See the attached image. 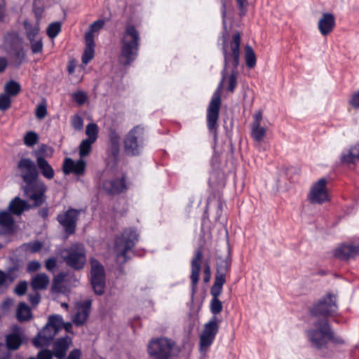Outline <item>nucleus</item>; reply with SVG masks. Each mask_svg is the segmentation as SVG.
Masks as SVG:
<instances>
[{
    "mask_svg": "<svg viewBox=\"0 0 359 359\" xmlns=\"http://www.w3.org/2000/svg\"><path fill=\"white\" fill-rule=\"evenodd\" d=\"M222 41V50L224 56V68L221 72L222 79L214 92L207 108L206 123L209 133L216 141L218 135V120L222 104V88L227 84V90L233 93L237 86L238 71L240 62V46L241 36L239 32L235 33L230 42L228 41V33L225 29L219 38Z\"/></svg>",
    "mask_w": 359,
    "mask_h": 359,
    "instance_id": "1",
    "label": "nucleus"
},
{
    "mask_svg": "<svg viewBox=\"0 0 359 359\" xmlns=\"http://www.w3.org/2000/svg\"><path fill=\"white\" fill-rule=\"evenodd\" d=\"M121 44L120 62L123 66L130 65L138 56L140 45V34L135 25H126Z\"/></svg>",
    "mask_w": 359,
    "mask_h": 359,
    "instance_id": "2",
    "label": "nucleus"
},
{
    "mask_svg": "<svg viewBox=\"0 0 359 359\" xmlns=\"http://www.w3.org/2000/svg\"><path fill=\"white\" fill-rule=\"evenodd\" d=\"M138 240L139 235L133 228L125 229L121 236L116 238L114 252L118 263L123 264L127 262V252L135 247Z\"/></svg>",
    "mask_w": 359,
    "mask_h": 359,
    "instance_id": "3",
    "label": "nucleus"
},
{
    "mask_svg": "<svg viewBox=\"0 0 359 359\" xmlns=\"http://www.w3.org/2000/svg\"><path fill=\"white\" fill-rule=\"evenodd\" d=\"M144 146V128L140 125L133 127L126 135L123 140V149L127 156L140 155Z\"/></svg>",
    "mask_w": 359,
    "mask_h": 359,
    "instance_id": "4",
    "label": "nucleus"
},
{
    "mask_svg": "<svg viewBox=\"0 0 359 359\" xmlns=\"http://www.w3.org/2000/svg\"><path fill=\"white\" fill-rule=\"evenodd\" d=\"M175 342L166 337L155 338L149 341L147 352L152 359H171Z\"/></svg>",
    "mask_w": 359,
    "mask_h": 359,
    "instance_id": "5",
    "label": "nucleus"
},
{
    "mask_svg": "<svg viewBox=\"0 0 359 359\" xmlns=\"http://www.w3.org/2000/svg\"><path fill=\"white\" fill-rule=\"evenodd\" d=\"M62 258L70 268L80 271L86 264V252L83 244L76 243L62 251Z\"/></svg>",
    "mask_w": 359,
    "mask_h": 359,
    "instance_id": "6",
    "label": "nucleus"
},
{
    "mask_svg": "<svg viewBox=\"0 0 359 359\" xmlns=\"http://www.w3.org/2000/svg\"><path fill=\"white\" fill-rule=\"evenodd\" d=\"M313 328L306 331L309 341L316 348L320 349L326 347L330 325L328 320H318L313 323Z\"/></svg>",
    "mask_w": 359,
    "mask_h": 359,
    "instance_id": "7",
    "label": "nucleus"
},
{
    "mask_svg": "<svg viewBox=\"0 0 359 359\" xmlns=\"http://www.w3.org/2000/svg\"><path fill=\"white\" fill-rule=\"evenodd\" d=\"M337 309V297L328 293L315 303L309 309V312L313 317H323V319H327L329 316H333Z\"/></svg>",
    "mask_w": 359,
    "mask_h": 359,
    "instance_id": "8",
    "label": "nucleus"
},
{
    "mask_svg": "<svg viewBox=\"0 0 359 359\" xmlns=\"http://www.w3.org/2000/svg\"><path fill=\"white\" fill-rule=\"evenodd\" d=\"M25 193L29 200L33 201L32 207H39L46 200V192L47 187L45 183L36 178L29 182H25Z\"/></svg>",
    "mask_w": 359,
    "mask_h": 359,
    "instance_id": "9",
    "label": "nucleus"
},
{
    "mask_svg": "<svg viewBox=\"0 0 359 359\" xmlns=\"http://www.w3.org/2000/svg\"><path fill=\"white\" fill-rule=\"evenodd\" d=\"M90 283L95 293L102 295L105 288V271L103 265L96 259L91 258Z\"/></svg>",
    "mask_w": 359,
    "mask_h": 359,
    "instance_id": "10",
    "label": "nucleus"
},
{
    "mask_svg": "<svg viewBox=\"0 0 359 359\" xmlns=\"http://www.w3.org/2000/svg\"><path fill=\"white\" fill-rule=\"evenodd\" d=\"M221 320L217 316H212L209 321L204 325L200 335V349L206 351L213 343L219 332Z\"/></svg>",
    "mask_w": 359,
    "mask_h": 359,
    "instance_id": "11",
    "label": "nucleus"
},
{
    "mask_svg": "<svg viewBox=\"0 0 359 359\" xmlns=\"http://www.w3.org/2000/svg\"><path fill=\"white\" fill-rule=\"evenodd\" d=\"M81 210L69 208L67 211L57 216V220L63 227L65 234L69 236L75 233Z\"/></svg>",
    "mask_w": 359,
    "mask_h": 359,
    "instance_id": "12",
    "label": "nucleus"
},
{
    "mask_svg": "<svg viewBox=\"0 0 359 359\" xmlns=\"http://www.w3.org/2000/svg\"><path fill=\"white\" fill-rule=\"evenodd\" d=\"M327 180L325 177L319 179L311 187L308 198L311 203L322 204L329 201L327 189Z\"/></svg>",
    "mask_w": 359,
    "mask_h": 359,
    "instance_id": "13",
    "label": "nucleus"
},
{
    "mask_svg": "<svg viewBox=\"0 0 359 359\" xmlns=\"http://www.w3.org/2000/svg\"><path fill=\"white\" fill-rule=\"evenodd\" d=\"M231 259L229 254L224 258L218 257L216 263V274L215 282L212 286L223 287L225 284L226 276L231 271Z\"/></svg>",
    "mask_w": 359,
    "mask_h": 359,
    "instance_id": "14",
    "label": "nucleus"
},
{
    "mask_svg": "<svg viewBox=\"0 0 359 359\" xmlns=\"http://www.w3.org/2000/svg\"><path fill=\"white\" fill-rule=\"evenodd\" d=\"M11 331L10 333L5 335V345L8 351H17L23 343L24 332L18 325H13Z\"/></svg>",
    "mask_w": 359,
    "mask_h": 359,
    "instance_id": "15",
    "label": "nucleus"
},
{
    "mask_svg": "<svg viewBox=\"0 0 359 359\" xmlns=\"http://www.w3.org/2000/svg\"><path fill=\"white\" fill-rule=\"evenodd\" d=\"M18 168L22 174L24 182L36 180L39 177L36 166L34 161L29 158H21L18 163Z\"/></svg>",
    "mask_w": 359,
    "mask_h": 359,
    "instance_id": "16",
    "label": "nucleus"
},
{
    "mask_svg": "<svg viewBox=\"0 0 359 359\" xmlns=\"http://www.w3.org/2000/svg\"><path fill=\"white\" fill-rule=\"evenodd\" d=\"M46 145H42L40 150L34 152V156L36 161V165L41 174L47 180H52L55 176V171L51 165L43 156V152L45 151Z\"/></svg>",
    "mask_w": 359,
    "mask_h": 359,
    "instance_id": "17",
    "label": "nucleus"
},
{
    "mask_svg": "<svg viewBox=\"0 0 359 359\" xmlns=\"http://www.w3.org/2000/svg\"><path fill=\"white\" fill-rule=\"evenodd\" d=\"M86 168V163L82 158L74 161L70 158H66L63 162L62 171L65 175L73 173L78 177L83 176L85 174Z\"/></svg>",
    "mask_w": 359,
    "mask_h": 359,
    "instance_id": "18",
    "label": "nucleus"
},
{
    "mask_svg": "<svg viewBox=\"0 0 359 359\" xmlns=\"http://www.w3.org/2000/svg\"><path fill=\"white\" fill-rule=\"evenodd\" d=\"M359 255V243L349 242L341 244L334 251V256L340 259L347 260Z\"/></svg>",
    "mask_w": 359,
    "mask_h": 359,
    "instance_id": "19",
    "label": "nucleus"
},
{
    "mask_svg": "<svg viewBox=\"0 0 359 359\" xmlns=\"http://www.w3.org/2000/svg\"><path fill=\"white\" fill-rule=\"evenodd\" d=\"M202 258L203 249L201 247H199L196 250L195 255L191 261L190 279L194 291L199 280Z\"/></svg>",
    "mask_w": 359,
    "mask_h": 359,
    "instance_id": "20",
    "label": "nucleus"
},
{
    "mask_svg": "<svg viewBox=\"0 0 359 359\" xmlns=\"http://www.w3.org/2000/svg\"><path fill=\"white\" fill-rule=\"evenodd\" d=\"M103 190L109 195H117L127 189L126 177L104 180L102 186Z\"/></svg>",
    "mask_w": 359,
    "mask_h": 359,
    "instance_id": "21",
    "label": "nucleus"
},
{
    "mask_svg": "<svg viewBox=\"0 0 359 359\" xmlns=\"http://www.w3.org/2000/svg\"><path fill=\"white\" fill-rule=\"evenodd\" d=\"M57 334V330L52 328L47 323L43 330L38 333L37 336L33 339L32 343L37 348L45 346L49 344Z\"/></svg>",
    "mask_w": 359,
    "mask_h": 359,
    "instance_id": "22",
    "label": "nucleus"
},
{
    "mask_svg": "<svg viewBox=\"0 0 359 359\" xmlns=\"http://www.w3.org/2000/svg\"><path fill=\"white\" fill-rule=\"evenodd\" d=\"M262 120V112L261 111H256L253 115V121L250 124L251 137L257 142L263 140L266 135V129L261 126Z\"/></svg>",
    "mask_w": 359,
    "mask_h": 359,
    "instance_id": "23",
    "label": "nucleus"
},
{
    "mask_svg": "<svg viewBox=\"0 0 359 359\" xmlns=\"http://www.w3.org/2000/svg\"><path fill=\"white\" fill-rule=\"evenodd\" d=\"M91 303V300L88 299L76 304V313L72 318L75 325L81 326L86 322L90 314Z\"/></svg>",
    "mask_w": 359,
    "mask_h": 359,
    "instance_id": "24",
    "label": "nucleus"
},
{
    "mask_svg": "<svg viewBox=\"0 0 359 359\" xmlns=\"http://www.w3.org/2000/svg\"><path fill=\"white\" fill-rule=\"evenodd\" d=\"M335 27V18L333 14L325 13L322 15L318 23V28L320 34L327 36L332 32Z\"/></svg>",
    "mask_w": 359,
    "mask_h": 359,
    "instance_id": "25",
    "label": "nucleus"
},
{
    "mask_svg": "<svg viewBox=\"0 0 359 359\" xmlns=\"http://www.w3.org/2000/svg\"><path fill=\"white\" fill-rule=\"evenodd\" d=\"M223 287L212 286L210 289V294L212 299L210 301V309L212 316H217L222 311V303L219 299V297L222 292Z\"/></svg>",
    "mask_w": 359,
    "mask_h": 359,
    "instance_id": "26",
    "label": "nucleus"
},
{
    "mask_svg": "<svg viewBox=\"0 0 359 359\" xmlns=\"http://www.w3.org/2000/svg\"><path fill=\"white\" fill-rule=\"evenodd\" d=\"M70 344L71 339L68 337L57 339L53 345L54 355L58 359L64 358Z\"/></svg>",
    "mask_w": 359,
    "mask_h": 359,
    "instance_id": "27",
    "label": "nucleus"
},
{
    "mask_svg": "<svg viewBox=\"0 0 359 359\" xmlns=\"http://www.w3.org/2000/svg\"><path fill=\"white\" fill-rule=\"evenodd\" d=\"M86 48L82 55V62L87 65L94 57L95 42L94 35L86 34L85 35Z\"/></svg>",
    "mask_w": 359,
    "mask_h": 359,
    "instance_id": "28",
    "label": "nucleus"
},
{
    "mask_svg": "<svg viewBox=\"0 0 359 359\" xmlns=\"http://www.w3.org/2000/svg\"><path fill=\"white\" fill-rule=\"evenodd\" d=\"M31 208L32 206L29 205L27 201L17 196L10 202L8 210L11 214L20 215L25 210H28Z\"/></svg>",
    "mask_w": 359,
    "mask_h": 359,
    "instance_id": "29",
    "label": "nucleus"
},
{
    "mask_svg": "<svg viewBox=\"0 0 359 359\" xmlns=\"http://www.w3.org/2000/svg\"><path fill=\"white\" fill-rule=\"evenodd\" d=\"M22 39L17 33H8L4 39V48L7 53H11L12 51L22 46Z\"/></svg>",
    "mask_w": 359,
    "mask_h": 359,
    "instance_id": "30",
    "label": "nucleus"
},
{
    "mask_svg": "<svg viewBox=\"0 0 359 359\" xmlns=\"http://www.w3.org/2000/svg\"><path fill=\"white\" fill-rule=\"evenodd\" d=\"M49 283V277L44 273H40L32 278L30 285L34 290H43L47 288Z\"/></svg>",
    "mask_w": 359,
    "mask_h": 359,
    "instance_id": "31",
    "label": "nucleus"
},
{
    "mask_svg": "<svg viewBox=\"0 0 359 359\" xmlns=\"http://www.w3.org/2000/svg\"><path fill=\"white\" fill-rule=\"evenodd\" d=\"M16 318L20 323L28 321L32 318L31 309L25 302H20L18 304Z\"/></svg>",
    "mask_w": 359,
    "mask_h": 359,
    "instance_id": "32",
    "label": "nucleus"
},
{
    "mask_svg": "<svg viewBox=\"0 0 359 359\" xmlns=\"http://www.w3.org/2000/svg\"><path fill=\"white\" fill-rule=\"evenodd\" d=\"M0 226L6 233H11L13 230L14 219L11 212L3 211L0 212Z\"/></svg>",
    "mask_w": 359,
    "mask_h": 359,
    "instance_id": "33",
    "label": "nucleus"
},
{
    "mask_svg": "<svg viewBox=\"0 0 359 359\" xmlns=\"http://www.w3.org/2000/svg\"><path fill=\"white\" fill-rule=\"evenodd\" d=\"M109 138L111 144V153L114 157L118 154V145L121 140L119 134L115 128H111L109 130Z\"/></svg>",
    "mask_w": 359,
    "mask_h": 359,
    "instance_id": "34",
    "label": "nucleus"
},
{
    "mask_svg": "<svg viewBox=\"0 0 359 359\" xmlns=\"http://www.w3.org/2000/svg\"><path fill=\"white\" fill-rule=\"evenodd\" d=\"M18 269L15 266L10 268L7 273H4L0 270V287L7 288L9 285L14 280L16 276L12 275L13 272Z\"/></svg>",
    "mask_w": 359,
    "mask_h": 359,
    "instance_id": "35",
    "label": "nucleus"
},
{
    "mask_svg": "<svg viewBox=\"0 0 359 359\" xmlns=\"http://www.w3.org/2000/svg\"><path fill=\"white\" fill-rule=\"evenodd\" d=\"M66 276V273L61 272L54 277L51 286V290L53 292L59 293L63 292L65 287L62 283L65 281Z\"/></svg>",
    "mask_w": 359,
    "mask_h": 359,
    "instance_id": "36",
    "label": "nucleus"
},
{
    "mask_svg": "<svg viewBox=\"0 0 359 359\" xmlns=\"http://www.w3.org/2000/svg\"><path fill=\"white\" fill-rule=\"evenodd\" d=\"M245 60L246 66L248 68H254L255 66L256 65L257 58L255 51L253 50L252 48L249 45H246L245 46Z\"/></svg>",
    "mask_w": 359,
    "mask_h": 359,
    "instance_id": "37",
    "label": "nucleus"
},
{
    "mask_svg": "<svg viewBox=\"0 0 359 359\" xmlns=\"http://www.w3.org/2000/svg\"><path fill=\"white\" fill-rule=\"evenodd\" d=\"M357 151V149H355V146L352 147L348 151L341 154V161L346 164L353 163L355 160H358Z\"/></svg>",
    "mask_w": 359,
    "mask_h": 359,
    "instance_id": "38",
    "label": "nucleus"
},
{
    "mask_svg": "<svg viewBox=\"0 0 359 359\" xmlns=\"http://www.w3.org/2000/svg\"><path fill=\"white\" fill-rule=\"evenodd\" d=\"M94 143V142H92L89 140L85 139L82 140L79 145V156L81 158L88 156L92 150V144Z\"/></svg>",
    "mask_w": 359,
    "mask_h": 359,
    "instance_id": "39",
    "label": "nucleus"
},
{
    "mask_svg": "<svg viewBox=\"0 0 359 359\" xmlns=\"http://www.w3.org/2000/svg\"><path fill=\"white\" fill-rule=\"evenodd\" d=\"M86 134L88 135L87 140L95 142L98 136V127L94 123H89L86 126Z\"/></svg>",
    "mask_w": 359,
    "mask_h": 359,
    "instance_id": "40",
    "label": "nucleus"
},
{
    "mask_svg": "<svg viewBox=\"0 0 359 359\" xmlns=\"http://www.w3.org/2000/svg\"><path fill=\"white\" fill-rule=\"evenodd\" d=\"M4 89L8 96H15L19 93L21 88L18 83L10 81L6 83Z\"/></svg>",
    "mask_w": 359,
    "mask_h": 359,
    "instance_id": "41",
    "label": "nucleus"
},
{
    "mask_svg": "<svg viewBox=\"0 0 359 359\" xmlns=\"http://www.w3.org/2000/svg\"><path fill=\"white\" fill-rule=\"evenodd\" d=\"M48 324L52 327L55 328L57 332L64 327V322L62 316L59 315L50 316L48 318Z\"/></svg>",
    "mask_w": 359,
    "mask_h": 359,
    "instance_id": "42",
    "label": "nucleus"
},
{
    "mask_svg": "<svg viewBox=\"0 0 359 359\" xmlns=\"http://www.w3.org/2000/svg\"><path fill=\"white\" fill-rule=\"evenodd\" d=\"M61 31V23L54 22L50 23L47 28V35L50 39L55 38Z\"/></svg>",
    "mask_w": 359,
    "mask_h": 359,
    "instance_id": "43",
    "label": "nucleus"
},
{
    "mask_svg": "<svg viewBox=\"0 0 359 359\" xmlns=\"http://www.w3.org/2000/svg\"><path fill=\"white\" fill-rule=\"evenodd\" d=\"M10 54L13 55V56L15 57V66L17 67H19L25 60L26 55L22 46L13 50Z\"/></svg>",
    "mask_w": 359,
    "mask_h": 359,
    "instance_id": "44",
    "label": "nucleus"
},
{
    "mask_svg": "<svg viewBox=\"0 0 359 359\" xmlns=\"http://www.w3.org/2000/svg\"><path fill=\"white\" fill-rule=\"evenodd\" d=\"M24 27L26 29L27 38L29 40L35 39L36 36L39 32V27L36 26L34 27L27 21L24 22Z\"/></svg>",
    "mask_w": 359,
    "mask_h": 359,
    "instance_id": "45",
    "label": "nucleus"
},
{
    "mask_svg": "<svg viewBox=\"0 0 359 359\" xmlns=\"http://www.w3.org/2000/svg\"><path fill=\"white\" fill-rule=\"evenodd\" d=\"M39 137L35 132L29 131L24 137V142L28 147H33L38 141Z\"/></svg>",
    "mask_w": 359,
    "mask_h": 359,
    "instance_id": "46",
    "label": "nucleus"
},
{
    "mask_svg": "<svg viewBox=\"0 0 359 359\" xmlns=\"http://www.w3.org/2000/svg\"><path fill=\"white\" fill-rule=\"evenodd\" d=\"M71 124L76 130H81L83 126V119L78 114L74 115L71 118Z\"/></svg>",
    "mask_w": 359,
    "mask_h": 359,
    "instance_id": "47",
    "label": "nucleus"
},
{
    "mask_svg": "<svg viewBox=\"0 0 359 359\" xmlns=\"http://www.w3.org/2000/svg\"><path fill=\"white\" fill-rule=\"evenodd\" d=\"M29 41L32 53L36 54L42 52L43 46L41 39H39L37 40L32 39Z\"/></svg>",
    "mask_w": 359,
    "mask_h": 359,
    "instance_id": "48",
    "label": "nucleus"
},
{
    "mask_svg": "<svg viewBox=\"0 0 359 359\" xmlns=\"http://www.w3.org/2000/svg\"><path fill=\"white\" fill-rule=\"evenodd\" d=\"M331 341L334 344H344V340L341 336L337 335L332 330L331 326L330 325L327 342Z\"/></svg>",
    "mask_w": 359,
    "mask_h": 359,
    "instance_id": "49",
    "label": "nucleus"
},
{
    "mask_svg": "<svg viewBox=\"0 0 359 359\" xmlns=\"http://www.w3.org/2000/svg\"><path fill=\"white\" fill-rule=\"evenodd\" d=\"M105 24V21L104 20H97L93 22L90 26V30L86 34H91L93 35V33L101 29Z\"/></svg>",
    "mask_w": 359,
    "mask_h": 359,
    "instance_id": "50",
    "label": "nucleus"
},
{
    "mask_svg": "<svg viewBox=\"0 0 359 359\" xmlns=\"http://www.w3.org/2000/svg\"><path fill=\"white\" fill-rule=\"evenodd\" d=\"M11 106V99L8 95H0V110L5 111Z\"/></svg>",
    "mask_w": 359,
    "mask_h": 359,
    "instance_id": "51",
    "label": "nucleus"
},
{
    "mask_svg": "<svg viewBox=\"0 0 359 359\" xmlns=\"http://www.w3.org/2000/svg\"><path fill=\"white\" fill-rule=\"evenodd\" d=\"M27 290V283L26 281H20L15 287L14 292L18 296L24 295Z\"/></svg>",
    "mask_w": 359,
    "mask_h": 359,
    "instance_id": "52",
    "label": "nucleus"
},
{
    "mask_svg": "<svg viewBox=\"0 0 359 359\" xmlns=\"http://www.w3.org/2000/svg\"><path fill=\"white\" fill-rule=\"evenodd\" d=\"M35 114L39 119L44 118L47 115V109L46 104H39L36 109Z\"/></svg>",
    "mask_w": 359,
    "mask_h": 359,
    "instance_id": "53",
    "label": "nucleus"
},
{
    "mask_svg": "<svg viewBox=\"0 0 359 359\" xmlns=\"http://www.w3.org/2000/svg\"><path fill=\"white\" fill-rule=\"evenodd\" d=\"M45 266H46V269L48 271L53 273L57 266V262L56 258H55V257L48 258L46 261Z\"/></svg>",
    "mask_w": 359,
    "mask_h": 359,
    "instance_id": "54",
    "label": "nucleus"
},
{
    "mask_svg": "<svg viewBox=\"0 0 359 359\" xmlns=\"http://www.w3.org/2000/svg\"><path fill=\"white\" fill-rule=\"evenodd\" d=\"M73 98L76 103L81 105L86 101L87 96L85 93L82 91H78L74 94Z\"/></svg>",
    "mask_w": 359,
    "mask_h": 359,
    "instance_id": "55",
    "label": "nucleus"
},
{
    "mask_svg": "<svg viewBox=\"0 0 359 359\" xmlns=\"http://www.w3.org/2000/svg\"><path fill=\"white\" fill-rule=\"evenodd\" d=\"M41 267V264L38 261H31L27 265V271L28 273H33L39 271Z\"/></svg>",
    "mask_w": 359,
    "mask_h": 359,
    "instance_id": "56",
    "label": "nucleus"
},
{
    "mask_svg": "<svg viewBox=\"0 0 359 359\" xmlns=\"http://www.w3.org/2000/svg\"><path fill=\"white\" fill-rule=\"evenodd\" d=\"M42 248V243L39 241H34L27 244V249L32 253H36Z\"/></svg>",
    "mask_w": 359,
    "mask_h": 359,
    "instance_id": "57",
    "label": "nucleus"
},
{
    "mask_svg": "<svg viewBox=\"0 0 359 359\" xmlns=\"http://www.w3.org/2000/svg\"><path fill=\"white\" fill-rule=\"evenodd\" d=\"M53 353L48 349L40 351L37 354V359H52Z\"/></svg>",
    "mask_w": 359,
    "mask_h": 359,
    "instance_id": "58",
    "label": "nucleus"
},
{
    "mask_svg": "<svg viewBox=\"0 0 359 359\" xmlns=\"http://www.w3.org/2000/svg\"><path fill=\"white\" fill-rule=\"evenodd\" d=\"M203 274H204L203 281H204V283H207L210 280V278H211L210 266L208 262H206L204 264Z\"/></svg>",
    "mask_w": 359,
    "mask_h": 359,
    "instance_id": "59",
    "label": "nucleus"
},
{
    "mask_svg": "<svg viewBox=\"0 0 359 359\" xmlns=\"http://www.w3.org/2000/svg\"><path fill=\"white\" fill-rule=\"evenodd\" d=\"M349 103L353 107L359 108V90L352 95Z\"/></svg>",
    "mask_w": 359,
    "mask_h": 359,
    "instance_id": "60",
    "label": "nucleus"
},
{
    "mask_svg": "<svg viewBox=\"0 0 359 359\" xmlns=\"http://www.w3.org/2000/svg\"><path fill=\"white\" fill-rule=\"evenodd\" d=\"M13 299L10 298L6 299L1 305V309L3 311L7 312L11 309V306L13 305Z\"/></svg>",
    "mask_w": 359,
    "mask_h": 359,
    "instance_id": "61",
    "label": "nucleus"
},
{
    "mask_svg": "<svg viewBox=\"0 0 359 359\" xmlns=\"http://www.w3.org/2000/svg\"><path fill=\"white\" fill-rule=\"evenodd\" d=\"M41 299L40 294L38 292H36L34 294H29V301L31 303L32 305L35 306L37 305Z\"/></svg>",
    "mask_w": 359,
    "mask_h": 359,
    "instance_id": "62",
    "label": "nucleus"
},
{
    "mask_svg": "<svg viewBox=\"0 0 359 359\" xmlns=\"http://www.w3.org/2000/svg\"><path fill=\"white\" fill-rule=\"evenodd\" d=\"M81 351L79 349L75 348L69 353L67 359H81Z\"/></svg>",
    "mask_w": 359,
    "mask_h": 359,
    "instance_id": "63",
    "label": "nucleus"
},
{
    "mask_svg": "<svg viewBox=\"0 0 359 359\" xmlns=\"http://www.w3.org/2000/svg\"><path fill=\"white\" fill-rule=\"evenodd\" d=\"M8 65L6 58L4 57H0V73L3 72Z\"/></svg>",
    "mask_w": 359,
    "mask_h": 359,
    "instance_id": "64",
    "label": "nucleus"
}]
</instances>
